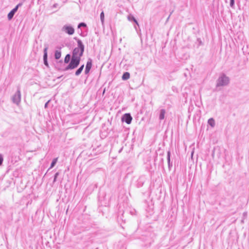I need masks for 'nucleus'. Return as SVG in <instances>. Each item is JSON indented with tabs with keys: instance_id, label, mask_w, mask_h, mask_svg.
<instances>
[{
	"instance_id": "1",
	"label": "nucleus",
	"mask_w": 249,
	"mask_h": 249,
	"mask_svg": "<svg viewBox=\"0 0 249 249\" xmlns=\"http://www.w3.org/2000/svg\"><path fill=\"white\" fill-rule=\"evenodd\" d=\"M78 47H76L72 53V57L74 58H77L78 59H81V57L83 55L84 46L82 44L81 40H79L77 41Z\"/></svg>"
},
{
	"instance_id": "2",
	"label": "nucleus",
	"mask_w": 249,
	"mask_h": 249,
	"mask_svg": "<svg viewBox=\"0 0 249 249\" xmlns=\"http://www.w3.org/2000/svg\"><path fill=\"white\" fill-rule=\"evenodd\" d=\"M80 59L72 57L71 61L67 67V69H73L79 64Z\"/></svg>"
},
{
	"instance_id": "3",
	"label": "nucleus",
	"mask_w": 249,
	"mask_h": 249,
	"mask_svg": "<svg viewBox=\"0 0 249 249\" xmlns=\"http://www.w3.org/2000/svg\"><path fill=\"white\" fill-rule=\"evenodd\" d=\"M229 82V79L228 77L223 76L219 78L218 83L217 84V86H221L226 85Z\"/></svg>"
},
{
	"instance_id": "4",
	"label": "nucleus",
	"mask_w": 249,
	"mask_h": 249,
	"mask_svg": "<svg viewBox=\"0 0 249 249\" xmlns=\"http://www.w3.org/2000/svg\"><path fill=\"white\" fill-rule=\"evenodd\" d=\"M122 121L125 122L127 124H130L132 120V118L129 113L124 114L122 118Z\"/></svg>"
},
{
	"instance_id": "5",
	"label": "nucleus",
	"mask_w": 249,
	"mask_h": 249,
	"mask_svg": "<svg viewBox=\"0 0 249 249\" xmlns=\"http://www.w3.org/2000/svg\"><path fill=\"white\" fill-rule=\"evenodd\" d=\"M21 94L19 91H18L13 97V101L16 104H18L20 101Z\"/></svg>"
},
{
	"instance_id": "6",
	"label": "nucleus",
	"mask_w": 249,
	"mask_h": 249,
	"mask_svg": "<svg viewBox=\"0 0 249 249\" xmlns=\"http://www.w3.org/2000/svg\"><path fill=\"white\" fill-rule=\"evenodd\" d=\"M64 30L67 33L70 35H72L74 32V29L70 26L65 27Z\"/></svg>"
},
{
	"instance_id": "7",
	"label": "nucleus",
	"mask_w": 249,
	"mask_h": 249,
	"mask_svg": "<svg viewBox=\"0 0 249 249\" xmlns=\"http://www.w3.org/2000/svg\"><path fill=\"white\" fill-rule=\"evenodd\" d=\"M92 67V63L91 61H88L87 63L86 67V70H85V73L86 74L88 73L91 69Z\"/></svg>"
},
{
	"instance_id": "8",
	"label": "nucleus",
	"mask_w": 249,
	"mask_h": 249,
	"mask_svg": "<svg viewBox=\"0 0 249 249\" xmlns=\"http://www.w3.org/2000/svg\"><path fill=\"white\" fill-rule=\"evenodd\" d=\"M129 77H130L129 73H128L127 72H125L123 74V76H122V79L124 80H126L128 79L129 78Z\"/></svg>"
},
{
	"instance_id": "9",
	"label": "nucleus",
	"mask_w": 249,
	"mask_h": 249,
	"mask_svg": "<svg viewBox=\"0 0 249 249\" xmlns=\"http://www.w3.org/2000/svg\"><path fill=\"white\" fill-rule=\"evenodd\" d=\"M84 65H82L75 72V74L76 75H79L81 72L82 71L83 68H84Z\"/></svg>"
},
{
	"instance_id": "10",
	"label": "nucleus",
	"mask_w": 249,
	"mask_h": 249,
	"mask_svg": "<svg viewBox=\"0 0 249 249\" xmlns=\"http://www.w3.org/2000/svg\"><path fill=\"white\" fill-rule=\"evenodd\" d=\"M61 53L60 51H55V59H59L61 57Z\"/></svg>"
},
{
	"instance_id": "11",
	"label": "nucleus",
	"mask_w": 249,
	"mask_h": 249,
	"mask_svg": "<svg viewBox=\"0 0 249 249\" xmlns=\"http://www.w3.org/2000/svg\"><path fill=\"white\" fill-rule=\"evenodd\" d=\"M208 123L212 127H213L215 125V121L213 118H211L208 120Z\"/></svg>"
},
{
	"instance_id": "12",
	"label": "nucleus",
	"mask_w": 249,
	"mask_h": 249,
	"mask_svg": "<svg viewBox=\"0 0 249 249\" xmlns=\"http://www.w3.org/2000/svg\"><path fill=\"white\" fill-rule=\"evenodd\" d=\"M165 113V111L164 109H162L160 111V119L162 120L164 118Z\"/></svg>"
},
{
	"instance_id": "13",
	"label": "nucleus",
	"mask_w": 249,
	"mask_h": 249,
	"mask_svg": "<svg viewBox=\"0 0 249 249\" xmlns=\"http://www.w3.org/2000/svg\"><path fill=\"white\" fill-rule=\"evenodd\" d=\"M70 58H71L70 55L69 54H67L64 59L65 63H68L70 61Z\"/></svg>"
},
{
	"instance_id": "14",
	"label": "nucleus",
	"mask_w": 249,
	"mask_h": 249,
	"mask_svg": "<svg viewBox=\"0 0 249 249\" xmlns=\"http://www.w3.org/2000/svg\"><path fill=\"white\" fill-rule=\"evenodd\" d=\"M14 14H13L11 12H10L8 14V18L9 19H11L13 17Z\"/></svg>"
},
{
	"instance_id": "15",
	"label": "nucleus",
	"mask_w": 249,
	"mask_h": 249,
	"mask_svg": "<svg viewBox=\"0 0 249 249\" xmlns=\"http://www.w3.org/2000/svg\"><path fill=\"white\" fill-rule=\"evenodd\" d=\"M57 158H55L53 160V162H52L51 167H53L55 165L57 161Z\"/></svg>"
},
{
	"instance_id": "16",
	"label": "nucleus",
	"mask_w": 249,
	"mask_h": 249,
	"mask_svg": "<svg viewBox=\"0 0 249 249\" xmlns=\"http://www.w3.org/2000/svg\"><path fill=\"white\" fill-rule=\"evenodd\" d=\"M100 17H101V19L102 21L103 22L104 21V13L103 12H102L101 13Z\"/></svg>"
},
{
	"instance_id": "17",
	"label": "nucleus",
	"mask_w": 249,
	"mask_h": 249,
	"mask_svg": "<svg viewBox=\"0 0 249 249\" xmlns=\"http://www.w3.org/2000/svg\"><path fill=\"white\" fill-rule=\"evenodd\" d=\"M45 53L44 55V60H45L47 59V49H45L44 50Z\"/></svg>"
},
{
	"instance_id": "18",
	"label": "nucleus",
	"mask_w": 249,
	"mask_h": 249,
	"mask_svg": "<svg viewBox=\"0 0 249 249\" xmlns=\"http://www.w3.org/2000/svg\"><path fill=\"white\" fill-rule=\"evenodd\" d=\"M20 5V4H19L17 5L15 7V8H14L13 9V10L14 11H15V12H17V10H18V6H19Z\"/></svg>"
},
{
	"instance_id": "19",
	"label": "nucleus",
	"mask_w": 249,
	"mask_h": 249,
	"mask_svg": "<svg viewBox=\"0 0 249 249\" xmlns=\"http://www.w3.org/2000/svg\"><path fill=\"white\" fill-rule=\"evenodd\" d=\"M3 162V158L1 155H0V165H1Z\"/></svg>"
},
{
	"instance_id": "20",
	"label": "nucleus",
	"mask_w": 249,
	"mask_h": 249,
	"mask_svg": "<svg viewBox=\"0 0 249 249\" xmlns=\"http://www.w3.org/2000/svg\"><path fill=\"white\" fill-rule=\"evenodd\" d=\"M86 26V24L85 23H81L80 24H79L78 27H80L81 26Z\"/></svg>"
},
{
	"instance_id": "21",
	"label": "nucleus",
	"mask_w": 249,
	"mask_h": 249,
	"mask_svg": "<svg viewBox=\"0 0 249 249\" xmlns=\"http://www.w3.org/2000/svg\"><path fill=\"white\" fill-rule=\"evenodd\" d=\"M234 3V0H231V5L232 6Z\"/></svg>"
},
{
	"instance_id": "22",
	"label": "nucleus",
	"mask_w": 249,
	"mask_h": 249,
	"mask_svg": "<svg viewBox=\"0 0 249 249\" xmlns=\"http://www.w3.org/2000/svg\"><path fill=\"white\" fill-rule=\"evenodd\" d=\"M44 64L45 65H46L47 66H48V62H47V59L44 60Z\"/></svg>"
},
{
	"instance_id": "23",
	"label": "nucleus",
	"mask_w": 249,
	"mask_h": 249,
	"mask_svg": "<svg viewBox=\"0 0 249 249\" xmlns=\"http://www.w3.org/2000/svg\"><path fill=\"white\" fill-rule=\"evenodd\" d=\"M13 14H15V13L16 12H15V11H14L13 10L11 11Z\"/></svg>"
},
{
	"instance_id": "24",
	"label": "nucleus",
	"mask_w": 249,
	"mask_h": 249,
	"mask_svg": "<svg viewBox=\"0 0 249 249\" xmlns=\"http://www.w3.org/2000/svg\"><path fill=\"white\" fill-rule=\"evenodd\" d=\"M133 20H134V21L136 23H137V21L135 20V19L134 18H133Z\"/></svg>"
}]
</instances>
